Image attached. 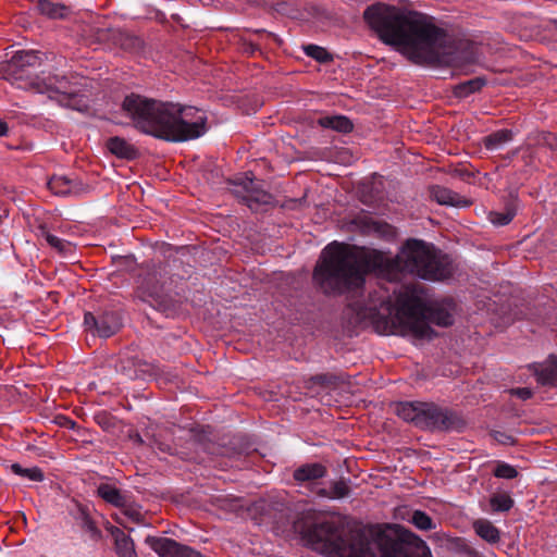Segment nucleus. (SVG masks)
<instances>
[{"label": "nucleus", "mask_w": 557, "mask_h": 557, "mask_svg": "<svg viewBox=\"0 0 557 557\" xmlns=\"http://www.w3.org/2000/svg\"><path fill=\"white\" fill-rule=\"evenodd\" d=\"M115 540V549L119 557H137L133 540L122 530L112 531Z\"/></svg>", "instance_id": "obj_19"}, {"label": "nucleus", "mask_w": 557, "mask_h": 557, "mask_svg": "<svg viewBox=\"0 0 557 557\" xmlns=\"http://www.w3.org/2000/svg\"><path fill=\"white\" fill-rule=\"evenodd\" d=\"M515 216V212L507 210L506 212H491L490 221L496 226H504L509 224Z\"/></svg>", "instance_id": "obj_34"}, {"label": "nucleus", "mask_w": 557, "mask_h": 557, "mask_svg": "<svg viewBox=\"0 0 557 557\" xmlns=\"http://www.w3.org/2000/svg\"><path fill=\"white\" fill-rule=\"evenodd\" d=\"M431 320L440 326H449L454 323L453 313L445 308H436L431 312Z\"/></svg>", "instance_id": "obj_30"}, {"label": "nucleus", "mask_w": 557, "mask_h": 557, "mask_svg": "<svg viewBox=\"0 0 557 557\" xmlns=\"http://www.w3.org/2000/svg\"><path fill=\"white\" fill-rule=\"evenodd\" d=\"M363 17L384 44L396 47L416 64H437L451 60L446 30L426 14L376 3L366 9Z\"/></svg>", "instance_id": "obj_2"}, {"label": "nucleus", "mask_w": 557, "mask_h": 557, "mask_svg": "<svg viewBox=\"0 0 557 557\" xmlns=\"http://www.w3.org/2000/svg\"><path fill=\"white\" fill-rule=\"evenodd\" d=\"M138 364V361L135 360L134 358H125L120 360L117 364V370L124 373L128 379H137L138 374L135 368Z\"/></svg>", "instance_id": "obj_33"}, {"label": "nucleus", "mask_w": 557, "mask_h": 557, "mask_svg": "<svg viewBox=\"0 0 557 557\" xmlns=\"http://www.w3.org/2000/svg\"><path fill=\"white\" fill-rule=\"evenodd\" d=\"M97 493L103 500L115 507L120 508L125 505V496L119 488L111 484H100L97 488Z\"/></svg>", "instance_id": "obj_20"}, {"label": "nucleus", "mask_w": 557, "mask_h": 557, "mask_svg": "<svg viewBox=\"0 0 557 557\" xmlns=\"http://www.w3.org/2000/svg\"><path fill=\"white\" fill-rule=\"evenodd\" d=\"M301 533L308 544L330 557H376L375 543L361 529L346 532L342 523L324 521Z\"/></svg>", "instance_id": "obj_5"}, {"label": "nucleus", "mask_w": 557, "mask_h": 557, "mask_svg": "<svg viewBox=\"0 0 557 557\" xmlns=\"http://www.w3.org/2000/svg\"><path fill=\"white\" fill-rule=\"evenodd\" d=\"M101 419H103V420H104V419H106V420H109V419H108V418H106V417H102ZM98 421H99V423H100L103 428H109V424L107 423V421H103V422H102L100 419H99Z\"/></svg>", "instance_id": "obj_42"}, {"label": "nucleus", "mask_w": 557, "mask_h": 557, "mask_svg": "<svg viewBox=\"0 0 557 557\" xmlns=\"http://www.w3.org/2000/svg\"><path fill=\"white\" fill-rule=\"evenodd\" d=\"M84 325L88 331L92 332V334L108 338L119 331L122 323L119 315L114 312H104L99 317H96L91 312H86L84 315Z\"/></svg>", "instance_id": "obj_10"}, {"label": "nucleus", "mask_w": 557, "mask_h": 557, "mask_svg": "<svg viewBox=\"0 0 557 557\" xmlns=\"http://www.w3.org/2000/svg\"><path fill=\"white\" fill-rule=\"evenodd\" d=\"M377 546L382 557H432L426 543L409 531L403 532L399 540L381 536Z\"/></svg>", "instance_id": "obj_7"}, {"label": "nucleus", "mask_w": 557, "mask_h": 557, "mask_svg": "<svg viewBox=\"0 0 557 557\" xmlns=\"http://www.w3.org/2000/svg\"><path fill=\"white\" fill-rule=\"evenodd\" d=\"M431 197L440 205L451 206V207H466L468 201L461 199V197L453 190L434 186L431 188Z\"/></svg>", "instance_id": "obj_15"}, {"label": "nucleus", "mask_w": 557, "mask_h": 557, "mask_svg": "<svg viewBox=\"0 0 557 557\" xmlns=\"http://www.w3.org/2000/svg\"><path fill=\"white\" fill-rule=\"evenodd\" d=\"M14 62L21 66H35L40 62L39 52L37 51H18L13 57Z\"/></svg>", "instance_id": "obj_28"}, {"label": "nucleus", "mask_w": 557, "mask_h": 557, "mask_svg": "<svg viewBox=\"0 0 557 557\" xmlns=\"http://www.w3.org/2000/svg\"><path fill=\"white\" fill-rule=\"evenodd\" d=\"M145 543L159 557H206L198 550L169 537L149 535Z\"/></svg>", "instance_id": "obj_9"}, {"label": "nucleus", "mask_w": 557, "mask_h": 557, "mask_svg": "<svg viewBox=\"0 0 557 557\" xmlns=\"http://www.w3.org/2000/svg\"><path fill=\"white\" fill-rule=\"evenodd\" d=\"M234 193L251 209L253 205H268L272 200V196L249 177L236 183Z\"/></svg>", "instance_id": "obj_11"}, {"label": "nucleus", "mask_w": 557, "mask_h": 557, "mask_svg": "<svg viewBox=\"0 0 557 557\" xmlns=\"http://www.w3.org/2000/svg\"><path fill=\"white\" fill-rule=\"evenodd\" d=\"M475 533L490 544H495L500 540L499 530L488 520L479 519L473 522Z\"/></svg>", "instance_id": "obj_18"}, {"label": "nucleus", "mask_w": 557, "mask_h": 557, "mask_svg": "<svg viewBox=\"0 0 557 557\" xmlns=\"http://www.w3.org/2000/svg\"><path fill=\"white\" fill-rule=\"evenodd\" d=\"M494 475L502 479H513L518 475V472L508 463H499L494 470Z\"/></svg>", "instance_id": "obj_36"}, {"label": "nucleus", "mask_w": 557, "mask_h": 557, "mask_svg": "<svg viewBox=\"0 0 557 557\" xmlns=\"http://www.w3.org/2000/svg\"><path fill=\"white\" fill-rule=\"evenodd\" d=\"M486 81L482 77H475L472 79H469L467 82L458 84L454 88V94L458 98H466L470 96L471 94H474L482 89L483 86H485Z\"/></svg>", "instance_id": "obj_24"}, {"label": "nucleus", "mask_w": 557, "mask_h": 557, "mask_svg": "<svg viewBox=\"0 0 557 557\" xmlns=\"http://www.w3.org/2000/svg\"><path fill=\"white\" fill-rule=\"evenodd\" d=\"M166 274L168 272L162 265L148 268L145 274H140L137 280L139 297L144 300L160 298L164 290Z\"/></svg>", "instance_id": "obj_8"}, {"label": "nucleus", "mask_w": 557, "mask_h": 557, "mask_svg": "<svg viewBox=\"0 0 557 557\" xmlns=\"http://www.w3.org/2000/svg\"><path fill=\"white\" fill-rule=\"evenodd\" d=\"M490 505L493 511H509L513 506V499L507 494H495L490 498Z\"/></svg>", "instance_id": "obj_27"}, {"label": "nucleus", "mask_w": 557, "mask_h": 557, "mask_svg": "<svg viewBox=\"0 0 557 557\" xmlns=\"http://www.w3.org/2000/svg\"><path fill=\"white\" fill-rule=\"evenodd\" d=\"M8 133V124L0 120V136H4Z\"/></svg>", "instance_id": "obj_40"}, {"label": "nucleus", "mask_w": 557, "mask_h": 557, "mask_svg": "<svg viewBox=\"0 0 557 557\" xmlns=\"http://www.w3.org/2000/svg\"><path fill=\"white\" fill-rule=\"evenodd\" d=\"M454 265L432 244L409 238L395 257L379 250L360 251L333 242L325 246L313 270V282L326 295H338L359 288L368 272L397 281L411 274L425 281H445L453 276Z\"/></svg>", "instance_id": "obj_1"}, {"label": "nucleus", "mask_w": 557, "mask_h": 557, "mask_svg": "<svg viewBox=\"0 0 557 557\" xmlns=\"http://www.w3.org/2000/svg\"><path fill=\"white\" fill-rule=\"evenodd\" d=\"M48 97L58 101L63 107L82 110L77 106L76 90L70 85L65 77L55 76L54 84L52 82L47 86Z\"/></svg>", "instance_id": "obj_13"}, {"label": "nucleus", "mask_w": 557, "mask_h": 557, "mask_svg": "<svg viewBox=\"0 0 557 557\" xmlns=\"http://www.w3.org/2000/svg\"><path fill=\"white\" fill-rule=\"evenodd\" d=\"M395 413L404 421L432 432H459L466 424L456 412L434 403L400 401L395 405Z\"/></svg>", "instance_id": "obj_6"}, {"label": "nucleus", "mask_w": 557, "mask_h": 557, "mask_svg": "<svg viewBox=\"0 0 557 557\" xmlns=\"http://www.w3.org/2000/svg\"><path fill=\"white\" fill-rule=\"evenodd\" d=\"M38 11L47 15L50 18H61L65 16L67 12V8L61 3H54L50 0H38L37 2Z\"/></svg>", "instance_id": "obj_25"}, {"label": "nucleus", "mask_w": 557, "mask_h": 557, "mask_svg": "<svg viewBox=\"0 0 557 557\" xmlns=\"http://www.w3.org/2000/svg\"><path fill=\"white\" fill-rule=\"evenodd\" d=\"M131 441L134 444H137V445H143L144 444V440L140 436V434H138V433H135V434L131 435Z\"/></svg>", "instance_id": "obj_39"}, {"label": "nucleus", "mask_w": 557, "mask_h": 557, "mask_svg": "<svg viewBox=\"0 0 557 557\" xmlns=\"http://www.w3.org/2000/svg\"><path fill=\"white\" fill-rule=\"evenodd\" d=\"M319 123L325 128L341 133H349L354 127L351 121L344 115L324 116L319 120Z\"/></svg>", "instance_id": "obj_21"}, {"label": "nucleus", "mask_w": 557, "mask_h": 557, "mask_svg": "<svg viewBox=\"0 0 557 557\" xmlns=\"http://www.w3.org/2000/svg\"><path fill=\"white\" fill-rule=\"evenodd\" d=\"M493 437L500 444H504V445H511L515 443V440L511 435L505 433V432H500V431H495L493 433Z\"/></svg>", "instance_id": "obj_37"}, {"label": "nucleus", "mask_w": 557, "mask_h": 557, "mask_svg": "<svg viewBox=\"0 0 557 557\" xmlns=\"http://www.w3.org/2000/svg\"><path fill=\"white\" fill-rule=\"evenodd\" d=\"M10 469L14 474L29 481L41 482L44 480V472L38 467L23 468L18 463H12Z\"/></svg>", "instance_id": "obj_26"}, {"label": "nucleus", "mask_w": 557, "mask_h": 557, "mask_svg": "<svg viewBox=\"0 0 557 557\" xmlns=\"http://www.w3.org/2000/svg\"><path fill=\"white\" fill-rule=\"evenodd\" d=\"M122 109L138 131L165 141H188L207 132L206 113L191 106L132 94L124 98Z\"/></svg>", "instance_id": "obj_3"}, {"label": "nucleus", "mask_w": 557, "mask_h": 557, "mask_svg": "<svg viewBox=\"0 0 557 557\" xmlns=\"http://www.w3.org/2000/svg\"><path fill=\"white\" fill-rule=\"evenodd\" d=\"M371 230L379 231L380 230V223L372 221L369 225Z\"/></svg>", "instance_id": "obj_41"}, {"label": "nucleus", "mask_w": 557, "mask_h": 557, "mask_svg": "<svg viewBox=\"0 0 557 557\" xmlns=\"http://www.w3.org/2000/svg\"><path fill=\"white\" fill-rule=\"evenodd\" d=\"M107 147L113 154L120 158H132L135 153V149L125 139L120 137H112L108 140Z\"/></svg>", "instance_id": "obj_23"}, {"label": "nucleus", "mask_w": 557, "mask_h": 557, "mask_svg": "<svg viewBox=\"0 0 557 557\" xmlns=\"http://www.w3.org/2000/svg\"><path fill=\"white\" fill-rule=\"evenodd\" d=\"M529 370L542 386H557V356L549 355L543 362L530 364Z\"/></svg>", "instance_id": "obj_14"}, {"label": "nucleus", "mask_w": 557, "mask_h": 557, "mask_svg": "<svg viewBox=\"0 0 557 557\" xmlns=\"http://www.w3.org/2000/svg\"><path fill=\"white\" fill-rule=\"evenodd\" d=\"M325 474L326 469L321 463H307L294 471V479L298 482L314 481Z\"/></svg>", "instance_id": "obj_17"}, {"label": "nucleus", "mask_w": 557, "mask_h": 557, "mask_svg": "<svg viewBox=\"0 0 557 557\" xmlns=\"http://www.w3.org/2000/svg\"><path fill=\"white\" fill-rule=\"evenodd\" d=\"M511 394L518 396L519 398L527 400L530 399L533 395L532 391L528 387H519L511 391Z\"/></svg>", "instance_id": "obj_38"}, {"label": "nucleus", "mask_w": 557, "mask_h": 557, "mask_svg": "<svg viewBox=\"0 0 557 557\" xmlns=\"http://www.w3.org/2000/svg\"><path fill=\"white\" fill-rule=\"evenodd\" d=\"M350 488L344 481L334 482L331 486L330 492L324 490L321 491L322 496H326L330 498H344L349 495Z\"/></svg>", "instance_id": "obj_31"}, {"label": "nucleus", "mask_w": 557, "mask_h": 557, "mask_svg": "<svg viewBox=\"0 0 557 557\" xmlns=\"http://www.w3.org/2000/svg\"><path fill=\"white\" fill-rule=\"evenodd\" d=\"M411 522L420 530L428 531L435 528L433 520L429 515L421 510H416L412 513Z\"/></svg>", "instance_id": "obj_32"}, {"label": "nucleus", "mask_w": 557, "mask_h": 557, "mask_svg": "<svg viewBox=\"0 0 557 557\" xmlns=\"http://www.w3.org/2000/svg\"><path fill=\"white\" fill-rule=\"evenodd\" d=\"M120 508L121 512L115 516V521L120 525L127 528V520L137 524L144 523L145 512L141 510L140 506L128 504L127 500H125V505L121 506Z\"/></svg>", "instance_id": "obj_16"}, {"label": "nucleus", "mask_w": 557, "mask_h": 557, "mask_svg": "<svg viewBox=\"0 0 557 557\" xmlns=\"http://www.w3.org/2000/svg\"><path fill=\"white\" fill-rule=\"evenodd\" d=\"M305 52L307 55H309L320 62H326L331 59L329 52L324 48L315 46V45L307 46L305 48Z\"/></svg>", "instance_id": "obj_35"}, {"label": "nucleus", "mask_w": 557, "mask_h": 557, "mask_svg": "<svg viewBox=\"0 0 557 557\" xmlns=\"http://www.w3.org/2000/svg\"><path fill=\"white\" fill-rule=\"evenodd\" d=\"M381 309L382 312L375 321L380 333L432 337L433 331L426 321L425 306L416 286H403L397 293L395 306L388 299L382 302Z\"/></svg>", "instance_id": "obj_4"}, {"label": "nucleus", "mask_w": 557, "mask_h": 557, "mask_svg": "<svg viewBox=\"0 0 557 557\" xmlns=\"http://www.w3.org/2000/svg\"><path fill=\"white\" fill-rule=\"evenodd\" d=\"M512 140V132L509 129H499L484 138V145L488 150H497Z\"/></svg>", "instance_id": "obj_22"}, {"label": "nucleus", "mask_w": 557, "mask_h": 557, "mask_svg": "<svg viewBox=\"0 0 557 557\" xmlns=\"http://www.w3.org/2000/svg\"><path fill=\"white\" fill-rule=\"evenodd\" d=\"M46 240L51 247L55 248V250L64 256L72 253L74 250V247L70 242L64 240L53 234H46Z\"/></svg>", "instance_id": "obj_29"}, {"label": "nucleus", "mask_w": 557, "mask_h": 557, "mask_svg": "<svg viewBox=\"0 0 557 557\" xmlns=\"http://www.w3.org/2000/svg\"><path fill=\"white\" fill-rule=\"evenodd\" d=\"M47 185L54 195L62 197H78L89 191L88 185L65 175H53Z\"/></svg>", "instance_id": "obj_12"}]
</instances>
